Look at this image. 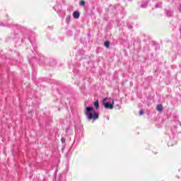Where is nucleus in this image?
I'll return each mask as SVG.
<instances>
[{
    "label": "nucleus",
    "instance_id": "nucleus-1",
    "mask_svg": "<svg viewBox=\"0 0 181 181\" xmlns=\"http://www.w3.org/2000/svg\"><path fill=\"white\" fill-rule=\"evenodd\" d=\"M85 114H86L88 119H89V121L90 119H94V120L98 119V114L97 112H95L94 111V108H93L91 107H86Z\"/></svg>",
    "mask_w": 181,
    "mask_h": 181
},
{
    "label": "nucleus",
    "instance_id": "nucleus-2",
    "mask_svg": "<svg viewBox=\"0 0 181 181\" xmlns=\"http://www.w3.org/2000/svg\"><path fill=\"white\" fill-rule=\"evenodd\" d=\"M103 104L106 110H112L114 108V100L110 98L103 99Z\"/></svg>",
    "mask_w": 181,
    "mask_h": 181
},
{
    "label": "nucleus",
    "instance_id": "nucleus-3",
    "mask_svg": "<svg viewBox=\"0 0 181 181\" xmlns=\"http://www.w3.org/2000/svg\"><path fill=\"white\" fill-rule=\"evenodd\" d=\"M73 16L74 19H78V18H80V13H78V11H74L73 13Z\"/></svg>",
    "mask_w": 181,
    "mask_h": 181
},
{
    "label": "nucleus",
    "instance_id": "nucleus-4",
    "mask_svg": "<svg viewBox=\"0 0 181 181\" xmlns=\"http://www.w3.org/2000/svg\"><path fill=\"white\" fill-rule=\"evenodd\" d=\"M156 110L159 112H162V110H163V106H162V105H158L156 107Z\"/></svg>",
    "mask_w": 181,
    "mask_h": 181
},
{
    "label": "nucleus",
    "instance_id": "nucleus-5",
    "mask_svg": "<svg viewBox=\"0 0 181 181\" xmlns=\"http://www.w3.org/2000/svg\"><path fill=\"white\" fill-rule=\"evenodd\" d=\"M94 107L96 108V110H98V107H99L98 100H96L94 103Z\"/></svg>",
    "mask_w": 181,
    "mask_h": 181
},
{
    "label": "nucleus",
    "instance_id": "nucleus-6",
    "mask_svg": "<svg viewBox=\"0 0 181 181\" xmlns=\"http://www.w3.org/2000/svg\"><path fill=\"white\" fill-rule=\"evenodd\" d=\"M70 19H71L70 16H67L66 18V23H70Z\"/></svg>",
    "mask_w": 181,
    "mask_h": 181
},
{
    "label": "nucleus",
    "instance_id": "nucleus-7",
    "mask_svg": "<svg viewBox=\"0 0 181 181\" xmlns=\"http://www.w3.org/2000/svg\"><path fill=\"white\" fill-rule=\"evenodd\" d=\"M104 46H105V47H110V42L105 41L104 43Z\"/></svg>",
    "mask_w": 181,
    "mask_h": 181
},
{
    "label": "nucleus",
    "instance_id": "nucleus-8",
    "mask_svg": "<svg viewBox=\"0 0 181 181\" xmlns=\"http://www.w3.org/2000/svg\"><path fill=\"white\" fill-rule=\"evenodd\" d=\"M79 4H80L81 6H84V5H86V2L82 0V1H81L79 2Z\"/></svg>",
    "mask_w": 181,
    "mask_h": 181
},
{
    "label": "nucleus",
    "instance_id": "nucleus-9",
    "mask_svg": "<svg viewBox=\"0 0 181 181\" xmlns=\"http://www.w3.org/2000/svg\"><path fill=\"white\" fill-rule=\"evenodd\" d=\"M156 8H162V3L156 5Z\"/></svg>",
    "mask_w": 181,
    "mask_h": 181
},
{
    "label": "nucleus",
    "instance_id": "nucleus-10",
    "mask_svg": "<svg viewBox=\"0 0 181 181\" xmlns=\"http://www.w3.org/2000/svg\"><path fill=\"white\" fill-rule=\"evenodd\" d=\"M173 13L172 11H167V16H172Z\"/></svg>",
    "mask_w": 181,
    "mask_h": 181
},
{
    "label": "nucleus",
    "instance_id": "nucleus-11",
    "mask_svg": "<svg viewBox=\"0 0 181 181\" xmlns=\"http://www.w3.org/2000/svg\"><path fill=\"white\" fill-rule=\"evenodd\" d=\"M146 5H148V3H146L145 4H141V8H146Z\"/></svg>",
    "mask_w": 181,
    "mask_h": 181
},
{
    "label": "nucleus",
    "instance_id": "nucleus-12",
    "mask_svg": "<svg viewBox=\"0 0 181 181\" xmlns=\"http://www.w3.org/2000/svg\"><path fill=\"white\" fill-rule=\"evenodd\" d=\"M61 141L62 142V144H64V142H66V139L64 138H62Z\"/></svg>",
    "mask_w": 181,
    "mask_h": 181
},
{
    "label": "nucleus",
    "instance_id": "nucleus-13",
    "mask_svg": "<svg viewBox=\"0 0 181 181\" xmlns=\"http://www.w3.org/2000/svg\"><path fill=\"white\" fill-rule=\"evenodd\" d=\"M139 114V115H144V110H140Z\"/></svg>",
    "mask_w": 181,
    "mask_h": 181
},
{
    "label": "nucleus",
    "instance_id": "nucleus-14",
    "mask_svg": "<svg viewBox=\"0 0 181 181\" xmlns=\"http://www.w3.org/2000/svg\"><path fill=\"white\" fill-rule=\"evenodd\" d=\"M179 11H181V6L179 8Z\"/></svg>",
    "mask_w": 181,
    "mask_h": 181
}]
</instances>
